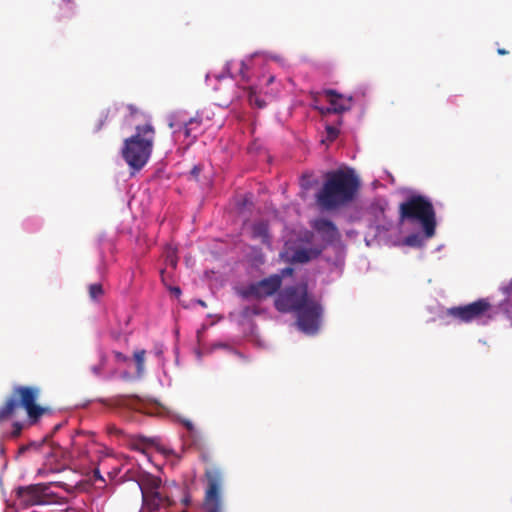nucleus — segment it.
Masks as SVG:
<instances>
[{
    "label": "nucleus",
    "mask_w": 512,
    "mask_h": 512,
    "mask_svg": "<svg viewBox=\"0 0 512 512\" xmlns=\"http://www.w3.org/2000/svg\"><path fill=\"white\" fill-rule=\"evenodd\" d=\"M173 292L176 294V295H180L181 294V290L179 287H174L173 288Z\"/></svg>",
    "instance_id": "79ce46f5"
},
{
    "label": "nucleus",
    "mask_w": 512,
    "mask_h": 512,
    "mask_svg": "<svg viewBox=\"0 0 512 512\" xmlns=\"http://www.w3.org/2000/svg\"><path fill=\"white\" fill-rule=\"evenodd\" d=\"M104 294L103 287L100 283H94L89 286V296L93 300H97Z\"/></svg>",
    "instance_id": "b1692460"
},
{
    "label": "nucleus",
    "mask_w": 512,
    "mask_h": 512,
    "mask_svg": "<svg viewBox=\"0 0 512 512\" xmlns=\"http://www.w3.org/2000/svg\"><path fill=\"white\" fill-rule=\"evenodd\" d=\"M326 132H327L328 138L331 141H333L334 139L337 138V136L339 134V129L335 126L328 125V126H326Z\"/></svg>",
    "instance_id": "bb28decb"
},
{
    "label": "nucleus",
    "mask_w": 512,
    "mask_h": 512,
    "mask_svg": "<svg viewBox=\"0 0 512 512\" xmlns=\"http://www.w3.org/2000/svg\"><path fill=\"white\" fill-rule=\"evenodd\" d=\"M127 109L129 110L131 116H134L138 112L137 107L133 104L127 105Z\"/></svg>",
    "instance_id": "473e14b6"
},
{
    "label": "nucleus",
    "mask_w": 512,
    "mask_h": 512,
    "mask_svg": "<svg viewBox=\"0 0 512 512\" xmlns=\"http://www.w3.org/2000/svg\"><path fill=\"white\" fill-rule=\"evenodd\" d=\"M202 124V120L198 117L191 118L188 122L185 123L183 131L185 137L189 138L192 136V133L194 130L198 129ZM196 136L193 135V139H195Z\"/></svg>",
    "instance_id": "aec40b11"
},
{
    "label": "nucleus",
    "mask_w": 512,
    "mask_h": 512,
    "mask_svg": "<svg viewBox=\"0 0 512 512\" xmlns=\"http://www.w3.org/2000/svg\"><path fill=\"white\" fill-rule=\"evenodd\" d=\"M191 173H192L193 175H195V176L199 175V173H200V168H199L198 166H195V167L192 169Z\"/></svg>",
    "instance_id": "ea45409f"
},
{
    "label": "nucleus",
    "mask_w": 512,
    "mask_h": 512,
    "mask_svg": "<svg viewBox=\"0 0 512 512\" xmlns=\"http://www.w3.org/2000/svg\"><path fill=\"white\" fill-rule=\"evenodd\" d=\"M155 129L150 122L135 127V134L124 140L122 157L133 170L140 171L148 162L154 145Z\"/></svg>",
    "instance_id": "7ed1b4c3"
},
{
    "label": "nucleus",
    "mask_w": 512,
    "mask_h": 512,
    "mask_svg": "<svg viewBox=\"0 0 512 512\" xmlns=\"http://www.w3.org/2000/svg\"><path fill=\"white\" fill-rule=\"evenodd\" d=\"M311 226L326 244H332L340 238L336 225L329 219L317 218L311 223Z\"/></svg>",
    "instance_id": "9b49d317"
},
{
    "label": "nucleus",
    "mask_w": 512,
    "mask_h": 512,
    "mask_svg": "<svg viewBox=\"0 0 512 512\" xmlns=\"http://www.w3.org/2000/svg\"><path fill=\"white\" fill-rule=\"evenodd\" d=\"M244 69H246V64L241 61L240 62V73L242 74V77L245 78Z\"/></svg>",
    "instance_id": "4c0bfd02"
},
{
    "label": "nucleus",
    "mask_w": 512,
    "mask_h": 512,
    "mask_svg": "<svg viewBox=\"0 0 512 512\" xmlns=\"http://www.w3.org/2000/svg\"><path fill=\"white\" fill-rule=\"evenodd\" d=\"M253 238L260 239L262 243H270L269 226L265 221H259L252 226Z\"/></svg>",
    "instance_id": "a211bd4d"
},
{
    "label": "nucleus",
    "mask_w": 512,
    "mask_h": 512,
    "mask_svg": "<svg viewBox=\"0 0 512 512\" xmlns=\"http://www.w3.org/2000/svg\"><path fill=\"white\" fill-rule=\"evenodd\" d=\"M404 245L420 248L424 245L423 237L419 233H412L404 238Z\"/></svg>",
    "instance_id": "412c9836"
},
{
    "label": "nucleus",
    "mask_w": 512,
    "mask_h": 512,
    "mask_svg": "<svg viewBox=\"0 0 512 512\" xmlns=\"http://www.w3.org/2000/svg\"><path fill=\"white\" fill-rule=\"evenodd\" d=\"M62 425H63L62 423L55 425L53 428L52 434L50 436H47L45 439H47L48 437H51L54 433H56L62 427Z\"/></svg>",
    "instance_id": "e433bc0d"
},
{
    "label": "nucleus",
    "mask_w": 512,
    "mask_h": 512,
    "mask_svg": "<svg viewBox=\"0 0 512 512\" xmlns=\"http://www.w3.org/2000/svg\"><path fill=\"white\" fill-rule=\"evenodd\" d=\"M321 115H327V114H331L333 113V111L331 110V106L329 107H315Z\"/></svg>",
    "instance_id": "c85d7f7f"
},
{
    "label": "nucleus",
    "mask_w": 512,
    "mask_h": 512,
    "mask_svg": "<svg viewBox=\"0 0 512 512\" xmlns=\"http://www.w3.org/2000/svg\"><path fill=\"white\" fill-rule=\"evenodd\" d=\"M292 274H293V268L286 267V268L282 269L281 274H279V275L281 276V279H282L284 276H291Z\"/></svg>",
    "instance_id": "c756f323"
},
{
    "label": "nucleus",
    "mask_w": 512,
    "mask_h": 512,
    "mask_svg": "<svg viewBox=\"0 0 512 512\" xmlns=\"http://www.w3.org/2000/svg\"><path fill=\"white\" fill-rule=\"evenodd\" d=\"M323 308L319 302L310 298L308 302L296 312L297 324L306 334L317 333L321 324Z\"/></svg>",
    "instance_id": "6e6552de"
},
{
    "label": "nucleus",
    "mask_w": 512,
    "mask_h": 512,
    "mask_svg": "<svg viewBox=\"0 0 512 512\" xmlns=\"http://www.w3.org/2000/svg\"><path fill=\"white\" fill-rule=\"evenodd\" d=\"M402 221L408 220L421 224L425 238L435 235L436 213L431 201L422 195H412L399 206Z\"/></svg>",
    "instance_id": "20e7f679"
},
{
    "label": "nucleus",
    "mask_w": 512,
    "mask_h": 512,
    "mask_svg": "<svg viewBox=\"0 0 512 512\" xmlns=\"http://www.w3.org/2000/svg\"><path fill=\"white\" fill-rule=\"evenodd\" d=\"M321 251V249L317 248H300L293 253L292 260L297 263H307L311 259L317 258Z\"/></svg>",
    "instance_id": "dca6fc26"
},
{
    "label": "nucleus",
    "mask_w": 512,
    "mask_h": 512,
    "mask_svg": "<svg viewBox=\"0 0 512 512\" xmlns=\"http://www.w3.org/2000/svg\"><path fill=\"white\" fill-rule=\"evenodd\" d=\"M310 299L307 284L287 287L275 299V307L280 312H297Z\"/></svg>",
    "instance_id": "0eeeda50"
},
{
    "label": "nucleus",
    "mask_w": 512,
    "mask_h": 512,
    "mask_svg": "<svg viewBox=\"0 0 512 512\" xmlns=\"http://www.w3.org/2000/svg\"><path fill=\"white\" fill-rule=\"evenodd\" d=\"M205 490L202 508L204 512H224V472L220 467L210 466L204 471Z\"/></svg>",
    "instance_id": "423d86ee"
},
{
    "label": "nucleus",
    "mask_w": 512,
    "mask_h": 512,
    "mask_svg": "<svg viewBox=\"0 0 512 512\" xmlns=\"http://www.w3.org/2000/svg\"><path fill=\"white\" fill-rule=\"evenodd\" d=\"M499 291L503 299L496 306V312L502 313L512 327V279L500 285Z\"/></svg>",
    "instance_id": "ddd939ff"
},
{
    "label": "nucleus",
    "mask_w": 512,
    "mask_h": 512,
    "mask_svg": "<svg viewBox=\"0 0 512 512\" xmlns=\"http://www.w3.org/2000/svg\"><path fill=\"white\" fill-rule=\"evenodd\" d=\"M102 365H103V361H101V364L99 366L92 367V371L94 372L95 375H100L101 370H102Z\"/></svg>",
    "instance_id": "f704fd0d"
},
{
    "label": "nucleus",
    "mask_w": 512,
    "mask_h": 512,
    "mask_svg": "<svg viewBox=\"0 0 512 512\" xmlns=\"http://www.w3.org/2000/svg\"><path fill=\"white\" fill-rule=\"evenodd\" d=\"M139 401L136 395H117L108 400V404L113 407H128L134 408L135 404Z\"/></svg>",
    "instance_id": "f3484780"
},
{
    "label": "nucleus",
    "mask_w": 512,
    "mask_h": 512,
    "mask_svg": "<svg viewBox=\"0 0 512 512\" xmlns=\"http://www.w3.org/2000/svg\"><path fill=\"white\" fill-rule=\"evenodd\" d=\"M93 477L95 480H100V481L104 482V478L102 477L99 469H97V468L93 471Z\"/></svg>",
    "instance_id": "2f4dec72"
},
{
    "label": "nucleus",
    "mask_w": 512,
    "mask_h": 512,
    "mask_svg": "<svg viewBox=\"0 0 512 512\" xmlns=\"http://www.w3.org/2000/svg\"><path fill=\"white\" fill-rule=\"evenodd\" d=\"M114 356L118 362H125L127 361V357L121 353V352H114Z\"/></svg>",
    "instance_id": "7c9ffc66"
},
{
    "label": "nucleus",
    "mask_w": 512,
    "mask_h": 512,
    "mask_svg": "<svg viewBox=\"0 0 512 512\" xmlns=\"http://www.w3.org/2000/svg\"><path fill=\"white\" fill-rule=\"evenodd\" d=\"M198 302H199V304H201L202 306H204V307L206 306V304H205V302H204V301L199 300Z\"/></svg>",
    "instance_id": "49530a36"
},
{
    "label": "nucleus",
    "mask_w": 512,
    "mask_h": 512,
    "mask_svg": "<svg viewBox=\"0 0 512 512\" xmlns=\"http://www.w3.org/2000/svg\"><path fill=\"white\" fill-rule=\"evenodd\" d=\"M52 484L53 483H43V505L64 503L65 498L58 496L50 490Z\"/></svg>",
    "instance_id": "6ab92c4d"
},
{
    "label": "nucleus",
    "mask_w": 512,
    "mask_h": 512,
    "mask_svg": "<svg viewBox=\"0 0 512 512\" xmlns=\"http://www.w3.org/2000/svg\"><path fill=\"white\" fill-rule=\"evenodd\" d=\"M62 1L65 2V3H71L72 2V0H62Z\"/></svg>",
    "instance_id": "de8ad7c7"
},
{
    "label": "nucleus",
    "mask_w": 512,
    "mask_h": 512,
    "mask_svg": "<svg viewBox=\"0 0 512 512\" xmlns=\"http://www.w3.org/2000/svg\"><path fill=\"white\" fill-rule=\"evenodd\" d=\"M145 350H138L134 353V359L137 364V370L138 372H141L144 367V361H145Z\"/></svg>",
    "instance_id": "a878e982"
},
{
    "label": "nucleus",
    "mask_w": 512,
    "mask_h": 512,
    "mask_svg": "<svg viewBox=\"0 0 512 512\" xmlns=\"http://www.w3.org/2000/svg\"><path fill=\"white\" fill-rule=\"evenodd\" d=\"M139 487L141 490L142 499L146 498V496H149L151 494H154L165 489L162 486L161 479L159 477L152 475H148L144 479H142L141 482L139 483Z\"/></svg>",
    "instance_id": "2eb2a0df"
},
{
    "label": "nucleus",
    "mask_w": 512,
    "mask_h": 512,
    "mask_svg": "<svg viewBox=\"0 0 512 512\" xmlns=\"http://www.w3.org/2000/svg\"><path fill=\"white\" fill-rule=\"evenodd\" d=\"M312 176H313L312 173H308V172L302 174L301 179H300V184H301V187L304 190H309L314 185V181L312 180Z\"/></svg>",
    "instance_id": "393cba45"
},
{
    "label": "nucleus",
    "mask_w": 512,
    "mask_h": 512,
    "mask_svg": "<svg viewBox=\"0 0 512 512\" xmlns=\"http://www.w3.org/2000/svg\"><path fill=\"white\" fill-rule=\"evenodd\" d=\"M497 53H498L499 55H507V54H508V51H507L506 49H504V48H499V49L497 50Z\"/></svg>",
    "instance_id": "a19ab883"
},
{
    "label": "nucleus",
    "mask_w": 512,
    "mask_h": 512,
    "mask_svg": "<svg viewBox=\"0 0 512 512\" xmlns=\"http://www.w3.org/2000/svg\"><path fill=\"white\" fill-rule=\"evenodd\" d=\"M108 431H109V433H115V434L120 433V430H118L115 426H110L108 428Z\"/></svg>",
    "instance_id": "58836bf2"
},
{
    "label": "nucleus",
    "mask_w": 512,
    "mask_h": 512,
    "mask_svg": "<svg viewBox=\"0 0 512 512\" xmlns=\"http://www.w3.org/2000/svg\"><path fill=\"white\" fill-rule=\"evenodd\" d=\"M41 393L42 389L39 386L14 385L0 407V421L9 419L22 408L26 411L30 424H36L42 416L51 413L49 407L37 403Z\"/></svg>",
    "instance_id": "f03ea898"
},
{
    "label": "nucleus",
    "mask_w": 512,
    "mask_h": 512,
    "mask_svg": "<svg viewBox=\"0 0 512 512\" xmlns=\"http://www.w3.org/2000/svg\"><path fill=\"white\" fill-rule=\"evenodd\" d=\"M282 280L278 274H273L268 278L258 282L251 283L240 290L239 294L245 299H264L275 294L281 287Z\"/></svg>",
    "instance_id": "1a4fd4ad"
},
{
    "label": "nucleus",
    "mask_w": 512,
    "mask_h": 512,
    "mask_svg": "<svg viewBox=\"0 0 512 512\" xmlns=\"http://www.w3.org/2000/svg\"><path fill=\"white\" fill-rule=\"evenodd\" d=\"M107 117V115H104L103 118L100 119L99 124H97L95 128V131H99L102 128L104 122L107 120Z\"/></svg>",
    "instance_id": "72a5a7b5"
},
{
    "label": "nucleus",
    "mask_w": 512,
    "mask_h": 512,
    "mask_svg": "<svg viewBox=\"0 0 512 512\" xmlns=\"http://www.w3.org/2000/svg\"><path fill=\"white\" fill-rule=\"evenodd\" d=\"M322 94L327 98L333 113L341 114L352 108V96H345L333 89H325Z\"/></svg>",
    "instance_id": "f8f14e48"
},
{
    "label": "nucleus",
    "mask_w": 512,
    "mask_h": 512,
    "mask_svg": "<svg viewBox=\"0 0 512 512\" xmlns=\"http://www.w3.org/2000/svg\"><path fill=\"white\" fill-rule=\"evenodd\" d=\"M165 261H166L167 265H169L170 267L176 268L177 263H178V258L176 255L175 248H173L171 246L167 247L166 254H165Z\"/></svg>",
    "instance_id": "4be33fe9"
},
{
    "label": "nucleus",
    "mask_w": 512,
    "mask_h": 512,
    "mask_svg": "<svg viewBox=\"0 0 512 512\" xmlns=\"http://www.w3.org/2000/svg\"><path fill=\"white\" fill-rule=\"evenodd\" d=\"M274 81V77L273 76H270L268 81H267V84H270Z\"/></svg>",
    "instance_id": "37998d69"
},
{
    "label": "nucleus",
    "mask_w": 512,
    "mask_h": 512,
    "mask_svg": "<svg viewBox=\"0 0 512 512\" xmlns=\"http://www.w3.org/2000/svg\"><path fill=\"white\" fill-rule=\"evenodd\" d=\"M183 424L185 425V427L189 430V431H193L194 429V426L193 424L190 422V421H184Z\"/></svg>",
    "instance_id": "c9c22d12"
},
{
    "label": "nucleus",
    "mask_w": 512,
    "mask_h": 512,
    "mask_svg": "<svg viewBox=\"0 0 512 512\" xmlns=\"http://www.w3.org/2000/svg\"><path fill=\"white\" fill-rule=\"evenodd\" d=\"M183 502H184V504H185V505H188V504H189V502H190V500H189V498H187V497H186V498L183 500Z\"/></svg>",
    "instance_id": "c03bdc74"
},
{
    "label": "nucleus",
    "mask_w": 512,
    "mask_h": 512,
    "mask_svg": "<svg viewBox=\"0 0 512 512\" xmlns=\"http://www.w3.org/2000/svg\"><path fill=\"white\" fill-rule=\"evenodd\" d=\"M23 429V425L20 422H14L13 423V430H12V437H18Z\"/></svg>",
    "instance_id": "cd10ccee"
},
{
    "label": "nucleus",
    "mask_w": 512,
    "mask_h": 512,
    "mask_svg": "<svg viewBox=\"0 0 512 512\" xmlns=\"http://www.w3.org/2000/svg\"><path fill=\"white\" fill-rule=\"evenodd\" d=\"M322 188L316 194L317 204L334 210L351 202L358 189L359 179L351 168H340L325 174Z\"/></svg>",
    "instance_id": "f257e3e1"
},
{
    "label": "nucleus",
    "mask_w": 512,
    "mask_h": 512,
    "mask_svg": "<svg viewBox=\"0 0 512 512\" xmlns=\"http://www.w3.org/2000/svg\"><path fill=\"white\" fill-rule=\"evenodd\" d=\"M494 314L493 305L488 298H480L472 303L447 308L440 315V319L446 325L451 323L469 324L484 317L493 319Z\"/></svg>",
    "instance_id": "39448f33"
},
{
    "label": "nucleus",
    "mask_w": 512,
    "mask_h": 512,
    "mask_svg": "<svg viewBox=\"0 0 512 512\" xmlns=\"http://www.w3.org/2000/svg\"><path fill=\"white\" fill-rule=\"evenodd\" d=\"M142 501L143 512H155L160 508H167L173 504V500L169 497L165 489L146 496Z\"/></svg>",
    "instance_id": "4468645a"
},
{
    "label": "nucleus",
    "mask_w": 512,
    "mask_h": 512,
    "mask_svg": "<svg viewBox=\"0 0 512 512\" xmlns=\"http://www.w3.org/2000/svg\"><path fill=\"white\" fill-rule=\"evenodd\" d=\"M248 101L251 105H254L260 109L264 108L266 106V102L264 100L260 99L259 95L252 88H250V90H249Z\"/></svg>",
    "instance_id": "5701e85b"
},
{
    "label": "nucleus",
    "mask_w": 512,
    "mask_h": 512,
    "mask_svg": "<svg viewBox=\"0 0 512 512\" xmlns=\"http://www.w3.org/2000/svg\"><path fill=\"white\" fill-rule=\"evenodd\" d=\"M72 444H73V447H75V448H76V447H77V445H78L77 441H76V440H74V439H73V443H72Z\"/></svg>",
    "instance_id": "a18cd8bd"
},
{
    "label": "nucleus",
    "mask_w": 512,
    "mask_h": 512,
    "mask_svg": "<svg viewBox=\"0 0 512 512\" xmlns=\"http://www.w3.org/2000/svg\"><path fill=\"white\" fill-rule=\"evenodd\" d=\"M17 496L20 504L24 507L43 505V483L19 487Z\"/></svg>",
    "instance_id": "9d476101"
}]
</instances>
